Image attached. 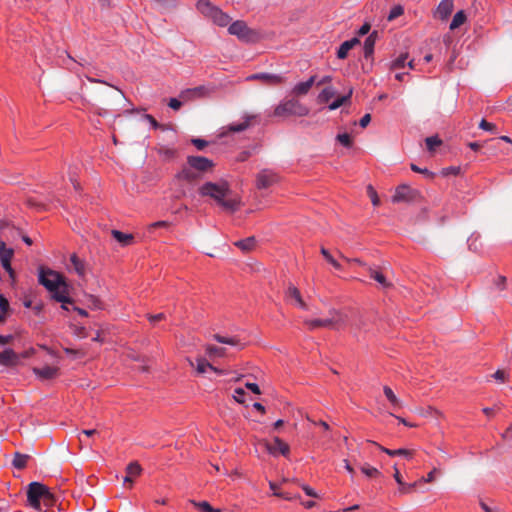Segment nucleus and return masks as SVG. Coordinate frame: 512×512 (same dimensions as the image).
Segmentation results:
<instances>
[{
    "label": "nucleus",
    "mask_w": 512,
    "mask_h": 512,
    "mask_svg": "<svg viewBox=\"0 0 512 512\" xmlns=\"http://www.w3.org/2000/svg\"><path fill=\"white\" fill-rule=\"evenodd\" d=\"M246 388H248L249 390H251L253 393L255 394H260V388L259 386L256 384V383H246Z\"/></svg>",
    "instance_id": "nucleus-58"
},
{
    "label": "nucleus",
    "mask_w": 512,
    "mask_h": 512,
    "mask_svg": "<svg viewBox=\"0 0 512 512\" xmlns=\"http://www.w3.org/2000/svg\"><path fill=\"white\" fill-rule=\"evenodd\" d=\"M411 192L412 191H411L409 186H407V185H399L396 188L394 195L392 196V201L394 203H399V202H402V201H406V200L409 199Z\"/></svg>",
    "instance_id": "nucleus-18"
},
{
    "label": "nucleus",
    "mask_w": 512,
    "mask_h": 512,
    "mask_svg": "<svg viewBox=\"0 0 512 512\" xmlns=\"http://www.w3.org/2000/svg\"><path fill=\"white\" fill-rule=\"evenodd\" d=\"M198 193L202 197L213 199L225 211L233 213L239 209L240 200L233 195L229 183L225 180L205 182L199 187Z\"/></svg>",
    "instance_id": "nucleus-1"
},
{
    "label": "nucleus",
    "mask_w": 512,
    "mask_h": 512,
    "mask_svg": "<svg viewBox=\"0 0 512 512\" xmlns=\"http://www.w3.org/2000/svg\"><path fill=\"white\" fill-rule=\"evenodd\" d=\"M367 191H368V195L371 199L373 206H378L380 204V199L377 195V192L374 190V188L371 185H369L367 187Z\"/></svg>",
    "instance_id": "nucleus-43"
},
{
    "label": "nucleus",
    "mask_w": 512,
    "mask_h": 512,
    "mask_svg": "<svg viewBox=\"0 0 512 512\" xmlns=\"http://www.w3.org/2000/svg\"><path fill=\"white\" fill-rule=\"evenodd\" d=\"M360 469L364 475H366L367 477H370V478L377 477L381 474L377 468L372 467L369 464L362 465Z\"/></svg>",
    "instance_id": "nucleus-35"
},
{
    "label": "nucleus",
    "mask_w": 512,
    "mask_h": 512,
    "mask_svg": "<svg viewBox=\"0 0 512 512\" xmlns=\"http://www.w3.org/2000/svg\"><path fill=\"white\" fill-rule=\"evenodd\" d=\"M331 81L332 77L330 75H325L317 82V85H324L326 83H330Z\"/></svg>",
    "instance_id": "nucleus-63"
},
{
    "label": "nucleus",
    "mask_w": 512,
    "mask_h": 512,
    "mask_svg": "<svg viewBox=\"0 0 512 512\" xmlns=\"http://www.w3.org/2000/svg\"><path fill=\"white\" fill-rule=\"evenodd\" d=\"M344 467L346 469V471L353 477L355 471L353 469V467L351 466V464L349 463L348 460H344Z\"/></svg>",
    "instance_id": "nucleus-62"
},
{
    "label": "nucleus",
    "mask_w": 512,
    "mask_h": 512,
    "mask_svg": "<svg viewBox=\"0 0 512 512\" xmlns=\"http://www.w3.org/2000/svg\"><path fill=\"white\" fill-rule=\"evenodd\" d=\"M9 308V302L7 300V298L0 294V310L5 313Z\"/></svg>",
    "instance_id": "nucleus-52"
},
{
    "label": "nucleus",
    "mask_w": 512,
    "mask_h": 512,
    "mask_svg": "<svg viewBox=\"0 0 512 512\" xmlns=\"http://www.w3.org/2000/svg\"><path fill=\"white\" fill-rule=\"evenodd\" d=\"M415 487V484H405L402 482V485H400V491L402 493H408Z\"/></svg>",
    "instance_id": "nucleus-59"
},
{
    "label": "nucleus",
    "mask_w": 512,
    "mask_h": 512,
    "mask_svg": "<svg viewBox=\"0 0 512 512\" xmlns=\"http://www.w3.org/2000/svg\"><path fill=\"white\" fill-rule=\"evenodd\" d=\"M196 369L199 373H205L207 369L216 370L206 359H197Z\"/></svg>",
    "instance_id": "nucleus-37"
},
{
    "label": "nucleus",
    "mask_w": 512,
    "mask_h": 512,
    "mask_svg": "<svg viewBox=\"0 0 512 512\" xmlns=\"http://www.w3.org/2000/svg\"><path fill=\"white\" fill-rule=\"evenodd\" d=\"M191 143L196 147L197 150H203L208 145V142L201 138H192Z\"/></svg>",
    "instance_id": "nucleus-45"
},
{
    "label": "nucleus",
    "mask_w": 512,
    "mask_h": 512,
    "mask_svg": "<svg viewBox=\"0 0 512 512\" xmlns=\"http://www.w3.org/2000/svg\"><path fill=\"white\" fill-rule=\"evenodd\" d=\"M164 318H165V314L164 313H158V314H154V315H149L148 316V319H149L150 323H152V324H155V323H157L158 321H161Z\"/></svg>",
    "instance_id": "nucleus-54"
},
{
    "label": "nucleus",
    "mask_w": 512,
    "mask_h": 512,
    "mask_svg": "<svg viewBox=\"0 0 512 512\" xmlns=\"http://www.w3.org/2000/svg\"><path fill=\"white\" fill-rule=\"evenodd\" d=\"M90 304H91V306H92L94 309H99V310H101V309H103V308H104V306H103V304H102L101 300H100L99 298L95 297V296H91V297H90Z\"/></svg>",
    "instance_id": "nucleus-50"
},
{
    "label": "nucleus",
    "mask_w": 512,
    "mask_h": 512,
    "mask_svg": "<svg viewBox=\"0 0 512 512\" xmlns=\"http://www.w3.org/2000/svg\"><path fill=\"white\" fill-rule=\"evenodd\" d=\"M228 32L231 35L237 36L242 41H249L252 35V30L249 29L244 21L236 20L229 24Z\"/></svg>",
    "instance_id": "nucleus-9"
},
{
    "label": "nucleus",
    "mask_w": 512,
    "mask_h": 512,
    "mask_svg": "<svg viewBox=\"0 0 512 512\" xmlns=\"http://www.w3.org/2000/svg\"><path fill=\"white\" fill-rule=\"evenodd\" d=\"M379 448H380V450L382 452L386 453L387 455H389L391 457L403 456L406 459H411L412 458V451H410L408 449H404V448L389 449V448H385V447H382V446H380Z\"/></svg>",
    "instance_id": "nucleus-22"
},
{
    "label": "nucleus",
    "mask_w": 512,
    "mask_h": 512,
    "mask_svg": "<svg viewBox=\"0 0 512 512\" xmlns=\"http://www.w3.org/2000/svg\"><path fill=\"white\" fill-rule=\"evenodd\" d=\"M18 356L11 348H6L0 353V364L3 366H12L16 364Z\"/></svg>",
    "instance_id": "nucleus-16"
},
{
    "label": "nucleus",
    "mask_w": 512,
    "mask_h": 512,
    "mask_svg": "<svg viewBox=\"0 0 512 512\" xmlns=\"http://www.w3.org/2000/svg\"><path fill=\"white\" fill-rule=\"evenodd\" d=\"M369 30H370L369 24H364L360 27L358 33H359V35L363 36V35H366L369 32Z\"/></svg>",
    "instance_id": "nucleus-64"
},
{
    "label": "nucleus",
    "mask_w": 512,
    "mask_h": 512,
    "mask_svg": "<svg viewBox=\"0 0 512 512\" xmlns=\"http://www.w3.org/2000/svg\"><path fill=\"white\" fill-rule=\"evenodd\" d=\"M274 495L277 497H281L285 500H292L296 498V496H292L290 493L274 492Z\"/></svg>",
    "instance_id": "nucleus-60"
},
{
    "label": "nucleus",
    "mask_w": 512,
    "mask_h": 512,
    "mask_svg": "<svg viewBox=\"0 0 512 512\" xmlns=\"http://www.w3.org/2000/svg\"><path fill=\"white\" fill-rule=\"evenodd\" d=\"M206 353L209 355V356H223L224 355V349L223 348H220V347H217V346H214V345H208L206 347Z\"/></svg>",
    "instance_id": "nucleus-40"
},
{
    "label": "nucleus",
    "mask_w": 512,
    "mask_h": 512,
    "mask_svg": "<svg viewBox=\"0 0 512 512\" xmlns=\"http://www.w3.org/2000/svg\"><path fill=\"white\" fill-rule=\"evenodd\" d=\"M268 450L273 455H275L276 453L287 455L289 452V446L280 438L276 437L274 438L273 442L268 445Z\"/></svg>",
    "instance_id": "nucleus-15"
},
{
    "label": "nucleus",
    "mask_w": 512,
    "mask_h": 512,
    "mask_svg": "<svg viewBox=\"0 0 512 512\" xmlns=\"http://www.w3.org/2000/svg\"><path fill=\"white\" fill-rule=\"evenodd\" d=\"M337 140L339 141V143H341V145H343L344 147H351L352 145V141H351V137L348 133H342V134H338L337 135Z\"/></svg>",
    "instance_id": "nucleus-41"
},
{
    "label": "nucleus",
    "mask_w": 512,
    "mask_h": 512,
    "mask_svg": "<svg viewBox=\"0 0 512 512\" xmlns=\"http://www.w3.org/2000/svg\"><path fill=\"white\" fill-rule=\"evenodd\" d=\"M309 108L302 104L299 100L292 98L280 102L274 109V116H307L309 114Z\"/></svg>",
    "instance_id": "nucleus-5"
},
{
    "label": "nucleus",
    "mask_w": 512,
    "mask_h": 512,
    "mask_svg": "<svg viewBox=\"0 0 512 512\" xmlns=\"http://www.w3.org/2000/svg\"><path fill=\"white\" fill-rule=\"evenodd\" d=\"M249 79H261L269 83L278 84L282 82V77L277 74H269V73H258L249 77Z\"/></svg>",
    "instance_id": "nucleus-29"
},
{
    "label": "nucleus",
    "mask_w": 512,
    "mask_h": 512,
    "mask_svg": "<svg viewBox=\"0 0 512 512\" xmlns=\"http://www.w3.org/2000/svg\"><path fill=\"white\" fill-rule=\"evenodd\" d=\"M279 177L271 169H263L256 176V186L258 189H267L277 183Z\"/></svg>",
    "instance_id": "nucleus-8"
},
{
    "label": "nucleus",
    "mask_w": 512,
    "mask_h": 512,
    "mask_svg": "<svg viewBox=\"0 0 512 512\" xmlns=\"http://www.w3.org/2000/svg\"><path fill=\"white\" fill-rule=\"evenodd\" d=\"M141 471H142V468L137 462H131L126 467L127 476L124 478V482L132 483V477H136V476L140 475Z\"/></svg>",
    "instance_id": "nucleus-27"
},
{
    "label": "nucleus",
    "mask_w": 512,
    "mask_h": 512,
    "mask_svg": "<svg viewBox=\"0 0 512 512\" xmlns=\"http://www.w3.org/2000/svg\"><path fill=\"white\" fill-rule=\"evenodd\" d=\"M67 269L69 272H74L75 274H77L80 278H84L87 273V264L85 260L79 258L77 254L73 253L70 256Z\"/></svg>",
    "instance_id": "nucleus-11"
},
{
    "label": "nucleus",
    "mask_w": 512,
    "mask_h": 512,
    "mask_svg": "<svg viewBox=\"0 0 512 512\" xmlns=\"http://www.w3.org/2000/svg\"><path fill=\"white\" fill-rule=\"evenodd\" d=\"M322 255L325 257V259L333 265L336 269H340V264L333 258V256L329 253V251L325 248L321 249Z\"/></svg>",
    "instance_id": "nucleus-42"
},
{
    "label": "nucleus",
    "mask_w": 512,
    "mask_h": 512,
    "mask_svg": "<svg viewBox=\"0 0 512 512\" xmlns=\"http://www.w3.org/2000/svg\"><path fill=\"white\" fill-rule=\"evenodd\" d=\"M359 44V39L354 37L350 40L344 41L337 50V57L339 59H345L349 53V51Z\"/></svg>",
    "instance_id": "nucleus-17"
},
{
    "label": "nucleus",
    "mask_w": 512,
    "mask_h": 512,
    "mask_svg": "<svg viewBox=\"0 0 512 512\" xmlns=\"http://www.w3.org/2000/svg\"><path fill=\"white\" fill-rule=\"evenodd\" d=\"M197 10L206 18H209L215 25L219 27L229 26L231 17L223 12L219 7L212 4L209 0H198L196 3Z\"/></svg>",
    "instance_id": "nucleus-4"
},
{
    "label": "nucleus",
    "mask_w": 512,
    "mask_h": 512,
    "mask_svg": "<svg viewBox=\"0 0 512 512\" xmlns=\"http://www.w3.org/2000/svg\"><path fill=\"white\" fill-rule=\"evenodd\" d=\"M192 503L201 512H220L219 509H214L207 501H201V502L192 501Z\"/></svg>",
    "instance_id": "nucleus-36"
},
{
    "label": "nucleus",
    "mask_w": 512,
    "mask_h": 512,
    "mask_svg": "<svg viewBox=\"0 0 512 512\" xmlns=\"http://www.w3.org/2000/svg\"><path fill=\"white\" fill-rule=\"evenodd\" d=\"M505 285H506V277L498 276L497 280L495 281V286L499 290H503L505 288Z\"/></svg>",
    "instance_id": "nucleus-55"
},
{
    "label": "nucleus",
    "mask_w": 512,
    "mask_h": 512,
    "mask_svg": "<svg viewBox=\"0 0 512 512\" xmlns=\"http://www.w3.org/2000/svg\"><path fill=\"white\" fill-rule=\"evenodd\" d=\"M31 458L28 454H22L20 452L14 453L12 465L15 469L22 470L27 466L28 460Z\"/></svg>",
    "instance_id": "nucleus-21"
},
{
    "label": "nucleus",
    "mask_w": 512,
    "mask_h": 512,
    "mask_svg": "<svg viewBox=\"0 0 512 512\" xmlns=\"http://www.w3.org/2000/svg\"><path fill=\"white\" fill-rule=\"evenodd\" d=\"M407 60V55L406 54H402L400 55L398 58H396L393 63H392V68L393 69H400V68H403L405 66V62Z\"/></svg>",
    "instance_id": "nucleus-44"
},
{
    "label": "nucleus",
    "mask_w": 512,
    "mask_h": 512,
    "mask_svg": "<svg viewBox=\"0 0 512 512\" xmlns=\"http://www.w3.org/2000/svg\"><path fill=\"white\" fill-rule=\"evenodd\" d=\"M301 488L302 490L305 492V494L309 497H313V498H318V494L317 492L311 488L310 486L306 485V484H302L301 485Z\"/></svg>",
    "instance_id": "nucleus-46"
},
{
    "label": "nucleus",
    "mask_w": 512,
    "mask_h": 512,
    "mask_svg": "<svg viewBox=\"0 0 512 512\" xmlns=\"http://www.w3.org/2000/svg\"><path fill=\"white\" fill-rule=\"evenodd\" d=\"M482 146V143L476 141L468 143V147L473 151H478Z\"/></svg>",
    "instance_id": "nucleus-61"
},
{
    "label": "nucleus",
    "mask_w": 512,
    "mask_h": 512,
    "mask_svg": "<svg viewBox=\"0 0 512 512\" xmlns=\"http://www.w3.org/2000/svg\"><path fill=\"white\" fill-rule=\"evenodd\" d=\"M492 377L500 382L505 381V372L503 370H497L494 374H492Z\"/></svg>",
    "instance_id": "nucleus-57"
},
{
    "label": "nucleus",
    "mask_w": 512,
    "mask_h": 512,
    "mask_svg": "<svg viewBox=\"0 0 512 512\" xmlns=\"http://www.w3.org/2000/svg\"><path fill=\"white\" fill-rule=\"evenodd\" d=\"M213 338H214V340H216L219 343L227 344V345H231V346H237L239 343L238 339L235 337H226V336H221L219 334H214Z\"/></svg>",
    "instance_id": "nucleus-33"
},
{
    "label": "nucleus",
    "mask_w": 512,
    "mask_h": 512,
    "mask_svg": "<svg viewBox=\"0 0 512 512\" xmlns=\"http://www.w3.org/2000/svg\"><path fill=\"white\" fill-rule=\"evenodd\" d=\"M38 282L50 294L51 299L59 303H72L69 296V285L66 278L59 272L47 267L38 268Z\"/></svg>",
    "instance_id": "nucleus-2"
},
{
    "label": "nucleus",
    "mask_w": 512,
    "mask_h": 512,
    "mask_svg": "<svg viewBox=\"0 0 512 512\" xmlns=\"http://www.w3.org/2000/svg\"><path fill=\"white\" fill-rule=\"evenodd\" d=\"M243 118H244L243 122L231 123V124L228 125L227 129L230 132H242V131L246 130L250 126L251 120L256 118V116L255 115L245 114L243 116Z\"/></svg>",
    "instance_id": "nucleus-20"
},
{
    "label": "nucleus",
    "mask_w": 512,
    "mask_h": 512,
    "mask_svg": "<svg viewBox=\"0 0 512 512\" xmlns=\"http://www.w3.org/2000/svg\"><path fill=\"white\" fill-rule=\"evenodd\" d=\"M425 143L428 151L432 152L442 144V141L438 136H430L425 139Z\"/></svg>",
    "instance_id": "nucleus-34"
},
{
    "label": "nucleus",
    "mask_w": 512,
    "mask_h": 512,
    "mask_svg": "<svg viewBox=\"0 0 512 512\" xmlns=\"http://www.w3.org/2000/svg\"><path fill=\"white\" fill-rule=\"evenodd\" d=\"M371 121V116L370 114H365L362 116V118L360 119L359 121V125L362 127V128H365Z\"/></svg>",
    "instance_id": "nucleus-56"
},
{
    "label": "nucleus",
    "mask_w": 512,
    "mask_h": 512,
    "mask_svg": "<svg viewBox=\"0 0 512 512\" xmlns=\"http://www.w3.org/2000/svg\"><path fill=\"white\" fill-rule=\"evenodd\" d=\"M454 7L453 0H441L437 7L439 17L444 20L452 13Z\"/></svg>",
    "instance_id": "nucleus-19"
},
{
    "label": "nucleus",
    "mask_w": 512,
    "mask_h": 512,
    "mask_svg": "<svg viewBox=\"0 0 512 512\" xmlns=\"http://www.w3.org/2000/svg\"><path fill=\"white\" fill-rule=\"evenodd\" d=\"M234 245L244 252H249L254 249L256 239L254 237H247L246 239L236 241Z\"/></svg>",
    "instance_id": "nucleus-30"
},
{
    "label": "nucleus",
    "mask_w": 512,
    "mask_h": 512,
    "mask_svg": "<svg viewBox=\"0 0 512 512\" xmlns=\"http://www.w3.org/2000/svg\"><path fill=\"white\" fill-rule=\"evenodd\" d=\"M168 105L173 110H178L182 106V102L177 98H170Z\"/></svg>",
    "instance_id": "nucleus-53"
},
{
    "label": "nucleus",
    "mask_w": 512,
    "mask_h": 512,
    "mask_svg": "<svg viewBox=\"0 0 512 512\" xmlns=\"http://www.w3.org/2000/svg\"><path fill=\"white\" fill-rule=\"evenodd\" d=\"M369 275L374 279L383 289H387L391 286V283L387 281L384 274L376 269H370Z\"/></svg>",
    "instance_id": "nucleus-25"
},
{
    "label": "nucleus",
    "mask_w": 512,
    "mask_h": 512,
    "mask_svg": "<svg viewBox=\"0 0 512 512\" xmlns=\"http://www.w3.org/2000/svg\"><path fill=\"white\" fill-rule=\"evenodd\" d=\"M286 298L302 310H308L307 304L303 301L300 291L294 285H289L286 290Z\"/></svg>",
    "instance_id": "nucleus-12"
},
{
    "label": "nucleus",
    "mask_w": 512,
    "mask_h": 512,
    "mask_svg": "<svg viewBox=\"0 0 512 512\" xmlns=\"http://www.w3.org/2000/svg\"><path fill=\"white\" fill-rule=\"evenodd\" d=\"M14 255V250L12 248H8L6 243L0 239V261L3 269L9 273L11 277H13L14 270L11 266V260Z\"/></svg>",
    "instance_id": "nucleus-10"
},
{
    "label": "nucleus",
    "mask_w": 512,
    "mask_h": 512,
    "mask_svg": "<svg viewBox=\"0 0 512 512\" xmlns=\"http://www.w3.org/2000/svg\"><path fill=\"white\" fill-rule=\"evenodd\" d=\"M352 93H353V90L350 89L346 95H342V96L337 97L334 101H332L328 105V109L330 111H333V110L338 109L339 107H341L345 103L349 102L350 99H351Z\"/></svg>",
    "instance_id": "nucleus-28"
},
{
    "label": "nucleus",
    "mask_w": 512,
    "mask_h": 512,
    "mask_svg": "<svg viewBox=\"0 0 512 512\" xmlns=\"http://www.w3.org/2000/svg\"><path fill=\"white\" fill-rule=\"evenodd\" d=\"M143 119L147 120L155 130L160 127V124L157 122V120L150 114H144Z\"/></svg>",
    "instance_id": "nucleus-49"
},
{
    "label": "nucleus",
    "mask_w": 512,
    "mask_h": 512,
    "mask_svg": "<svg viewBox=\"0 0 512 512\" xmlns=\"http://www.w3.org/2000/svg\"><path fill=\"white\" fill-rule=\"evenodd\" d=\"M315 81L316 77L311 76L306 81L297 83L292 89V94L295 96L306 95L313 86V84L315 83Z\"/></svg>",
    "instance_id": "nucleus-14"
},
{
    "label": "nucleus",
    "mask_w": 512,
    "mask_h": 512,
    "mask_svg": "<svg viewBox=\"0 0 512 512\" xmlns=\"http://www.w3.org/2000/svg\"><path fill=\"white\" fill-rule=\"evenodd\" d=\"M477 239H478V235H476V234H472L468 238L467 242H468V246H469L470 250H475V251L477 250V245H476Z\"/></svg>",
    "instance_id": "nucleus-51"
},
{
    "label": "nucleus",
    "mask_w": 512,
    "mask_h": 512,
    "mask_svg": "<svg viewBox=\"0 0 512 512\" xmlns=\"http://www.w3.org/2000/svg\"><path fill=\"white\" fill-rule=\"evenodd\" d=\"M404 12V9L401 5H395L391 8L389 14H388V20L396 19L397 17L401 16Z\"/></svg>",
    "instance_id": "nucleus-39"
},
{
    "label": "nucleus",
    "mask_w": 512,
    "mask_h": 512,
    "mask_svg": "<svg viewBox=\"0 0 512 512\" xmlns=\"http://www.w3.org/2000/svg\"><path fill=\"white\" fill-rule=\"evenodd\" d=\"M50 492L48 488L39 482H31L27 490V501L29 505L35 509L40 507V500L42 498H48Z\"/></svg>",
    "instance_id": "nucleus-7"
},
{
    "label": "nucleus",
    "mask_w": 512,
    "mask_h": 512,
    "mask_svg": "<svg viewBox=\"0 0 512 512\" xmlns=\"http://www.w3.org/2000/svg\"><path fill=\"white\" fill-rule=\"evenodd\" d=\"M214 163L209 158L203 156L187 157L186 164L176 174L178 180L195 182L201 178V174L211 170Z\"/></svg>",
    "instance_id": "nucleus-3"
},
{
    "label": "nucleus",
    "mask_w": 512,
    "mask_h": 512,
    "mask_svg": "<svg viewBox=\"0 0 512 512\" xmlns=\"http://www.w3.org/2000/svg\"><path fill=\"white\" fill-rule=\"evenodd\" d=\"M336 95V90L332 86L325 87L317 96L320 104L328 103Z\"/></svg>",
    "instance_id": "nucleus-24"
},
{
    "label": "nucleus",
    "mask_w": 512,
    "mask_h": 512,
    "mask_svg": "<svg viewBox=\"0 0 512 512\" xmlns=\"http://www.w3.org/2000/svg\"><path fill=\"white\" fill-rule=\"evenodd\" d=\"M383 392H384V395L386 396L387 400L391 403V405L394 409H398V408L402 407L401 400L395 395V393L389 386H384Z\"/></svg>",
    "instance_id": "nucleus-26"
},
{
    "label": "nucleus",
    "mask_w": 512,
    "mask_h": 512,
    "mask_svg": "<svg viewBox=\"0 0 512 512\" xmlns=\"http://www.w3.org/2000/svg\"><path fill=\"white\" fill-rule=\"evenodd\" d=\"M112 236L113 238L119 242L122 246H128L133 241V235L121 232L119 230H112Z\"/></svg>",
    "instance_id": "nucleus-23"
},
{
    "label": "nucleus",
    "mask_w": 512,
    "mask_h": 512,
    "mask_svg": "<svg viewBox=\"0 0 512 512\" xmlns=\"http://www.w3.org/2000/svg\"><path fill=\"white\" fill-rule=\"evenodd\" d=\"M33 372L41 380H51L58 375L59 369L54 366L46 365L34 368Z\"/></svg>",
    "instance_id": "nucleus-13"
},
{
    "label": "nucleus",
    "mask_w": 512,
    "mask_h": 512,
    "mask_svg": "<svg viewBox=\"0 0 512 512\" xmlns=\"http://www.w3.org/2000/svg\"><path fill=\"white\" fill-rule=\"evenodd\" d=\"M244 396H245V391L242 389V388H236L234 390V399L239 402V403H242L244 402Z\"/></svg>",
    "instance_id": "nucleus-48"
},
{
    "label": "nucleus",
    "mask_w": 512,
    "mask_h": 512,
    "mask_svg": "<svg viewBox=\"0 0 512 512\" xmlns=\"http://www.w3.org/2000/svg\"><path fill=\"white\" fill-rule=\"evenodd\" d=\"M410 167H411V170L416 173H421L428 177H431L433 175L432 172H430L427 168H420L416 164H411Z\"/></svg>",
    "instance_id": "nucleus-47"
},
{
    "label": "nucleus",
    "mask_w": 512,
    "mask_h": 512,
    "mask_svg": "<svg viewBox=\"0 0 512 512\" xmlns=\"http://www.w3.org/2000/svg\"><path fill=\"white\" fill-rule=\"evenodd\" d=\"M329 315L330 316L327 318L307 319L305 320V324L311 330L320 327L339 328L341 325L344 324V318L340 312L336 310H331Z\"/></svg>",
    "instance_id": "nucleus-6"
},
{
    "label": "nucleus",
    "mask_w": 512,
    "mask_h": 512,
    "mask_svg": "<svg viewBox=\"0 0 512 512\" xmlns=\"http://www.w3.org/2000/svg\"><path fill=\"white\" fill-rule=\"evenodd\" d=\"M466 21V15L464 11L460 10L455 13L450 23V29L455 30L460 27Z\"/></svg>",
    "instance_id": "nucleus-32"
},
{
    "label": "nucleus",
    "mask_w": 512,
    "mask_h": 512,
    "mask_svg": "<svg viewBox=\"0 0 512 512\" xmlns=\"http://www.w3.org/2000/svg\"><path fill=\"white\" fill-rule=\"evenodd\" d=\"M479 128L484 131L491 132L493 134L496 133V131H497L496 125L491 122L486 121L485 119H482L480 121Z\"/></svg>",
    "instance_id": "nucleus-38"
},
{
    "label": "nucleus",
    "mask_w": 512,
    "mask_h": 512,
    "mask_svg": "<svg viewBox=\"0 0 512 512\" xmlns=\"http://www.w3.org/2000/svg\"><path fill=\"white\" fill-rule=\"evenodd\" d=\"M375 46V33L370 34L364 41L363 51L364 57L368 59L373 55Z\"/></svg>",
    "instance_id": "nucleus-31"
}]
</instances>
